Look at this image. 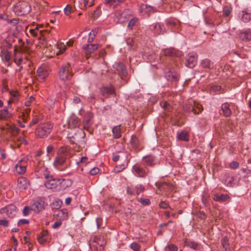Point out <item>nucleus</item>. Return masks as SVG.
Listing matches in <instances>:
<instances>
[{"mask_svg":"<svg viewBox=\"0 0 251 251\" xmlns=\"http://www.w3.org/2000/svg\"><path fill=\"white\" fill-rule=\"evenodd\" d=\"M183 110L187 113L192 112L194 114H198L203 110L202 107L196 101L189 102L185 104L183 106Z\"/></svg>","mask_w":251,"mask_h":251,"instance_id":"0eeeda50","label":"nucleus"},{"mask_svg":"<svg viewBox=\"0 0 251 251\" xmlns=\"http://www.w3.org/2000/svg\"><path fill=\"white\" fill-rule=\"evenodd\" d=\"M17 207L13 204H10L5 207L2 208L0 210V213L6 214V215L9 218H14L17 213Z\"/></svg>","mask_w":251,"mask_h":251,"instance_id":"9d476101","label":"nucleus"},{"mask_svg":"<svg viewBox=\"0 0 251 251\" xmlns=\"http://www.w3.org/2000/svg\"><path fill=\"white\" fill-rule=\"evenodd\" d=\"M115 93L114 88L113 86L105 87L102 90L103 94L113 95Z\"/></svg>","mask_w":251,"mask_h":251,"instance_id":"e433bc0d","label":"nucleus"},{"mask_svg":"<svg viewBox=\"0 0 251 251\" xmlns=\"http://www.w3.org/2000/svg\"><path fill=\"white\" fill-rule=\"evenodd\" d=\"M145 190L144 186L142 184H137L135 186L136 194L139 195Z\"/></svg>","mask_w":251,"mask_h":251,"instance_id":"49530a36","label":"nucleus"},{"mask_svg":"<svg viewBox=\"0 0 251 251\" xmlns=\"http://www.w3.org/2000/svg\"><path fill=\"white\" fill-rule=\"evenodd\" d=\"M130 248L133 251H140L141 249V246L139 243L134 242L130 245Z\"/></svg>","mask_w":251,"mask_h":251,"instance_id":"a18cd8bd","label":"nucleus"},{"mask_svg":"<svg viewBox=\"0 0 251 251\" xmlns=\"http://www.w3.org/2000/svg\"><path fill=\"white\" fill-rule=\"evenodd\" d=\"M166 78L168 80L171 81H177L179 79V75L175 72H169L166 75Z\"/></svg>","mask_w":251,"mask_h":251,"instance_id":"a878e982","label":"nucleus"},{"mask_svg":"<svg viewBox=\"0 0 251 251\" xmlns=\"http://www.w3.org/2000/svg\"><path fill=\"white\" fill-rule=\"evenodd\" d=\"M185 245L190 248L197 250L198 248V244L194 241L190 240H186L185 241Z\"/></svg>","mask_w":251,"mask_h":251,"instance_id":"58836bf2","label":"nucleus"},{"mask_svg":"<svg viewBox=\"0 0 251 251\" xmlns=\"http://www.w3.org/2000/svg\"><path fill=\"white\" fill-rule=\"evenodd\" d=\"M28 185V182L24 177H20L18 179V186L20 189H25Z\"/></svg>","mask_w":251,"mask_h":251,"instance_id":"b1692460","label":"nucleus"},{"mask_svg":"<svg viewBox=\"0 0 251 251\" xmlns=\"http://www.w3.org/2000/svg\"><path fill=\"white\" fill-rule=\"evenodd\" d=\"M88 0H82L83 6V7L79 6V8L82 9L83 7H86L87 6H88V7L92 6L93 5V1H91L89 4H88Z\"/></svg>","mask_w":251,"mask_h":251,"instance_id":"bf43d9fd","label":"nucleus"},{"mask_svg":"<svg viewBox=\"0 0 251 251\" xmlns=\"http://www.w3.org/2000/svg\"><path fill=\"white\" fill-rule=\"evenodd\" d=\"M45 201L41 199L33 201L31 204L32 210L36 213H39L40 211L45 209Z\"/></svg>","mask_w":251,"mask_h":251,"instance_id":"ddd939ff","label":"nucleus"},{"mask_svg":"<svg viewBox=\"0 0 251 251\" xmlns=\"http://www.w3.org/2000/svg\"><path fill=\"white\" fill-rule=\"evenodd\" d=\"M153 30L155 33L158 34L162 33L163 32L161 25L159 23H156L154 25Z\"/></svg>","mask_w":251,"mask_h":251,"instance_id":"a19ab883","label":"nucleus"},{"mask_svg":"<svg viewBox=\"0 0 251 251\" xmlns=\"http://www.w3.org/2000/svg\"><path fill=\"white\" fill-rule=\"evenodd\" d=\"M0 117L1 119L7 120L12 117V114L8 111V107L5 106L3 109L0 111Z\"/></svg>","mask_w":251,"mask_h":251,"instance_id":"5701e85b","label":"nucleus"},{"mask_svg":"<svg viewBox=\"0 0 251 251\" xmlns=\"http://www.w3.org/2000/svg\"><path fill=\"white\" fill-rule=\"evenodd\" d=\"M229 198L227 194H222L219 195L217 194L214 195L213 200L216 201L223 202L226 201Z\"/></svg>","mask_w":251,"mask_h":251,"instance_id":"393cba45","label":"nucleus"},{"mask_svg":"<svg viewBox=\"0 0 251 251\" xmlns=\"http://www.w3.org/2000/svg\"><path fill=\"white\" fill-rule=\"evenodd\" d=\"M235 178L229 173H226L223 178V182L227 187H232L235 185Z\"/></svg>","mask_w":251,"mask_h":251,"instance_id":"4468645a","label":"nucleus"},{"mask_svg":"<svg viewBox=\"0 0 251 251\" xmlns=\"http://www.w3.org/2000/svg\"><path fill=\"white\" fill-rule=\"evenodd\" d=\"M10 94L12 97L13 102H14L15 101L18 100V97L19 96V93L17 91H10Z\"/></svg>","mask_w":251,"mask_h":251,"instance_id":"09e8293b","label":"nucleus"},{"mask_svg":"<svg viewBox=\"0 0 251 251\" xmlns=\"http://www.w3.org/2000/svg\"><path fill=\"white\" fill-rule=\"evenodd\" d=\"M166 24L168 26L170 27L175 26L177 25V23L173 20H167Z\"/></svg>","mask_w":251,"mask_h":251,"instance_id":"69168bd1","label":"nucleus"},{"mask_svg":"<svg viewBox=\"0 0 251 251\" xmlns=\"http://www.w3.org/2000/svg\"><path fill=\"white\" fill-rule=\"evenodd\" d=\"M166 250H168V251H177L178 248L174 244L168 245L166 247Z\"/></svg>","mask_w":251,"mask_h":251,"instance_id":"6e6d98bb","label":"nucleus"},{"mask_svg":"<svg viewBox=\"0 0 251 251\" xmlns=\"http://www.w3.org/2000/svg\"><path fill=\"white\" fill-rule=\"evenodd\" d=\"M21 160L19 161L15 167L16 172L19 174H23L26 171V167L25 166L22 165L21 164Z\"/></svg>","mask_w":251,"mask_h":251,"instance_id":"72a5a7b5","label":"nucleus"},{"mask_svg":"<svg viewBox=\"0 0 251 251\" xmlns=\"http://www.w3.org/2000/svg\"><path fill=\"white\" fill-rule=\"evenodd\" d=\"M209 196L208 195L205 194V195H202L201 200H202V203L204 204V205H206V204H208V201H209Z\"/></svg>","mask_w":251,"mask_h":251,"instance_id":"13d9d810","label":"nucleus"},{"mask_svg":"<svg viewBox=\"0 0 251 251\" xmlns=\"http://www.w3.org/2000/svg\"><path fill=\"white\" fill-rule=\"evenodd\" d=\"M37 74L41 79H44L49 75V73L45 67L39 68L37 70Z\"/></svg>","mask_w":251,"mask_h":251,"instance_id":"cd10ccee","label":"nucleus"},{"mask_svg":"<svg viewBox=\"0 0 251 251\" xmlns=\"http://www.w3.org/2000/svg\"><path fill=\"white\" fill-rule=\"evenodd\" d=\"M72 184V181L70 179H59V189L64 190L66 188L71 186Z\"/></svg>","mask_w":251,"mask_h":251,"instance_id":"aec40b11","label":"nucleus"},{"mask_svg":"<svg viewBox=\"0 0 251 251\" xmlns=\"http://www.w3.org/2000/svg\"><path fill=\"white\" fill-rule=\"evenodd\" d=\"M0 54L2 59L4 60L5 62H8L10 60L11 55L8 51L2 49L1 50Z\"/></svg>","mask_w":251,"mask_h":251,"instance_id":"473e14b6","label":"nucleus"},{"mask_svg":"<svg viewBox=\"0 0 251 251\" xmlns=\"http://www.w3.org/2000/svg\"><path fill=\"white\" fill-rule=\"evenodd\" d=\"M163 54L165 56H180L182 52L179 50H176L175 49L170 48L165 49L163 51Z\"/></svg>","mask_w":251,"mask_h":251,"instance_id":"a211bd4d","label":"nucleus"},{"mask_svg":"<svg viewBox=\"0 0 251 251\" xmlns=\"http://www.w3.org/2000/svg\"><path fill=\"white\" fill-rule=\"evenodd\" d=\"M132 171L139 177H145L146 176L147 173L145 170L138 165L133 166Z\"/></svg>","mask_w":251,"mask_h":251,"instance_id":"f3484780","label":"nucleus"},{"mask_svg":"<svg viewBox=\"0 0 251 251\" xmlns=\"http://www.w3.org/2000/svg\"><path fill=\"white\" fill-rule=\"evenodd\" d=\"M79 114L84 116L82 122L84 128L88 129L93 123V113L89 111L84 112L83 110L81 109L79 110Z\"/></svg>","mask_w":251,"mask_h":251,"instance_id":"6e6552de","label":"nucleus"},{"mask_svg":"<svg viewBox=\"0 0 251 251\" xmlns=\"http://www.w3.org/2000/svg\"><path fill=\"white\" fill-rule=\"evenodd\" d=\"M73 75V73L70 64H64L60 68L58 75L61 80L66 81L72 77Z\"/></svg>","mask_w":251,"mask_h":251,"instance_id":"20e7f679","label":"nucleus"},{"mask_svg":"<svg viewBox=\"0 0 251 251\" xmlns=\"http://www.w3.org/2000/svg\"><path fill=\"white\" fill-rule=\"evenodd\" d=\"M126 193L130 196H132L136 194L135 186L132 185L127 186L126 187Z\"/></svg>","mask_w":251,"mask_h":251,"instance_id":"79ce46f5","label":"nucleus"},{"mask_svg":"<svg viewBox=\"0 0 251 251\" xmlns=\"http://www.w3.org/2000/svg\"><path fill=\"white\" fill-rule=\"evenodd\" d=\"M69 127L73 130L77 129L78 126V119L77 118L72 117L68 123Z\"/></svg>","mask_w":251,"mask_h":251,"instance_id":"c85d7f7f","label":"nucleus"},{"mask_svg":"<svg viewBox=\"0 0 251 251\" xmlns=\"http://www.w3.org/2000/svg\"><path fill=\"white\" fill-rule=\"evenodd\" d=\"M131 16V12L129 9L117 11L115 14L114 21L117 24H122L128 20Z\"/></svg>","mask_w":251,"mask_h":251,"instance_id":"39448f33","label":"nucleus"},{"mask_svg":"<svg viewBox=\"0 0 251 251\" xmlns=\"http://www.w3.org/2000/svg\"><path fill=\"white\" fill-rule=\"evenodd\" d=\"M31 9V6L28 2L20 1L15 6L14 11L19 15H24L28 14Z\"/></svg>","mask_w":251,"mask_h":251,"instance_id":"423d86ee","label":"nucleus"},{"mask_svg":"<svg viewBox=\"0 0 251 251\" xmlns=\"http://www.w3.org/2000/svg\"><path fill=\"white\" fill-rule=\"evenodd\" d=\"M239 38L242 41L247 42L251 40V30L247 29L239 34Z\"/></svg>","mask_w":251,"mask_h":251,"instance_id":"6ab92c4d","label":"nucleus"},{"mask_svg":"<svg viewBox=\"0 0 251 251\" xmlns=\"http://www.w3.org/2000/svg\"><path fill=\"white\" fill-rule=\"evenodd\" d=\"M163 108L166 111L170 112L172 109V107L171 105L167 102H164Z\"/></svg>","mask_w":251,"mask_h":251,"instance_id":"864d4df0","label":"nucleus"},{"mask_svg":"<svg viewBox=\"0 0 251 251\" xmlns=\"http://www.w3.org/2000/svg\"><path fill=\"white\" fill-rule=\"evenodd\" d=\"M62 204V201L59 199H57L53 201L50 205L53 209H59L61 207Z\"/></svg>","mask_w":251,"mask_h":251,"instance_id":"c9c22d12","label":"nucleus"},{"mask_svg":"<svg viewBox=\"0 0 251 251\" xmlns=\"http://www.w3.org/2000/svg\"><path fill=\"white\" fill-rule=\"evenodd\" d=\"M40 119L38 117H35L29 124V126L31 127L33 125L37 124L40 121Z\"/></svg>","mask_w":251,"mask_h":251,"instance_id":"680f3d73","label":"nucleus"},{"mask_svg":"<svg viewBox=\"0 0 251 251\" xmlns=\"http://www.w3.org/2000/svg\"><path fill=\"white\" fill-rule=\"evenodd\" d=\"M78 129L73 131L72 130L68 134V138L69 139L70 143L73 145L71 147L72 150L75 152L78 151V146H77V142H78V135L77 134Z\"/></svg>","mask_w":251,"mask_h":251,"instance_id":"1a4fd4ad","label":"nucleus"},{"mask_svg":"<svg viewBox=\"0 0 251 251\" xmlns=\"http://www.w3.org/2000/svg\"><path fill=\"white\" fill-rule=\"evenodd\" d=\"M83 134H84V133L83 132ZM84 136L85 135H83V139L82 141L79 142V149L80 148L84 149V151H86L87 150L86 147V142L85 141V140L84 139ZM81 151L79 150V152Z\"/></svg>","mask_w":251,"mask_h":251,"instance_id":"8fccbe9b","label":"nucleus"},{"mask_svg":"<svg viewBox=\"0 0 251 251\" xmlns=\"http://www.w3.org/2000/svg\"><path fill=\"white\" fill-rule=\"evenodd\" d=\"M53 128V125L50 123L40 124L36 128L35 133L40 138L47 137L51 132Z\"/></svg>","mask_w":251,"mask_h":251,"instance_id":"7ed1b4c3","label":"nucleus"},{"mask_svg":"<svg viewBox=\"0 0 251 251\" xmlns=\"http://www.w3.org/2000/svg\"><path fill=\"white\" fill-rule=\"evenodd\" d=\"M139 19L137 17H133L128 22L127 27L130 29H132L133 27L135 25L136 23L138 21Z\"/></svg>","mask_w":251,"mask_h":251,"instance_id":"37998d69","label":"nucleus"},{"mask_svg":"<svg viewBox=\"0 0 251 251\" xmlns=\"http://www.w3.org/2000/svg\"><path fill=\"white\" fill-rule=\"evenodd\" d=\"M113 67L119 72V75L121 77L126 76L127 75V72L126 66L122 63H115L113 65Z\"/></svg>","mask_w":251,"mask_h":251,"instance_id":"2eb2a0df","label":"nucleus"},{"mask_svg":"<svg viewBox=\"0 0 251 251\" xmlns=\"http://www.w3.org/2000/svg\"><path fill=\"white\" fill-rule=\"evenodd\" d=\"M143 165L153 167L158 164V161L155 156L152 154H149L144 156L142 158Z\"/></svg>","mask_w":251,"mask_h":251,"instance_id":"9b49d317","label":"nucleus"},{"mask_svg":"<svg viewBox=\"0 0 251 251\" xmlns=\"http://www.w3.org/2000/svg\"><path fill=\"white\" fill-rule=\"evenodd\" d=\"M197 55L195 52L189 53L186 59L185 65L190 68H193L197 64Z\"/></svg>","mask_w":251,"mask_h":251,"instance_id":"f8f14e48","label":"nucleus"},{"mask_svg":"<svg viewBox=\"0 0 251 251\" xmlns=\"http://www.w3.org/2000/svg\"><path fill=\"white\" fill-rule=\"evenodd\" d=\"M28 223H29L28 220L24 219L20 220L18 221L17 225L18 226H21L23 225L27 224Z\"/></svg>","mask_w":251,"mask_h":251,"instance_id":"774afa93","label":"nucleus"},{"mask_svg":"<svg viewBox=\"0 0 251 251\" xmlns=\"http://www.w3.org/2000/svg\"><path fill=\"white\" fill-rule=\"evenodd\" d=\"M106 245V241L103 236H95L89 243V248L93 251H101Z\"/></svg>","mask_w":251,"mask_h":251,"instance_id":"f03ea898","label":"nucleus"},{"mask_svg":"<svg viewBox=\"0 0 251 251\" xmlns=\"http://www.w3.org/2000/svg\"><path fill=\"white\" fill-rule=\"evenodd\" d=\"M100 171V169L98 167H95L89 170V173L91 175H95L97 174Z\"/></svg>","mask_w":251,"mask_h":251,"instance_id":"e2e57ef3","label":"nucleus"},{"mask_svg":"<svg viewBox=\"0 0 251 251\" xmlns=\"http://www.w3.org/2000/svg\"><path fill=\"white\" fill-rule=\"evenodd\" d=\"M177 138L182 141H188L189 140V136L187 132L182 131L177 134Z\"/></svg>","mask_w":251,"mask_h":251,"instance_id":"f704fd0d","label":"nucleus"},{"mask_svg":"<svg viewBox=\"0 0 251 251\" xmlns=\"http://www.w3.org/2000/svg\"><path fill=\"white\" fill-rule=\"evenodd\" d=\"M121 126H114L112 129V133L114 138L118 139L121 136Z\"/></svg>","mask_w":251,"mask_h":251,"instance_id":"2f4dec72","label":"nucleus"},{"mask_svg":"<svg viewBox=\"0 0 251 251\" xmlns=\"http://www.w3.org/2000/svg\"><path fill=\"white\" fill-rule=\"evenodd\" d=\"M211 61L208 59L202 60L201 64V67L205 69H210L211 68Z\"/></svg>","mask_w":251,"mask_h":251,"instance_id":"4c0bfd02","label":"nucleus"},{"mask_svg":"<svg viewBox=\"0 0 251 251\" xmlns=\"http://www.w3.org/2000/svg\"><path fill=\"white\" fill-rule=\"evenodd\" d=\"M126 167L124 164H121L116 166L113 169V172L115 173H120L125 169Z\"/></svg>","mask_w":251,"mask_h":251,"instance_id":"3c124183","label":"nucleus"},{"mask_svg":"<svg viewBox=\"0 0 251 251\" xmlns=\"http://www.w3.org/2000/svg\"><path fill=\"white\" fill-rule=\"evenodd\" d=\"M159 206L160 208H163V209H166L167 208L170 207L169 205L166 203L165 201H161L159 203Z\"/></svg>","mask_w":251,"mask_h":251,"instance_id":"0e129e2a","label":"nucleus"},{"mask_svg":"<svg viewBox=\"0 0 251 251\" xmlns=\"http://www.w3.org/2000/svg\"><path fill=\"white\" fill-rule=\"evenodd\" d=\"M72 148H68L67 146L60 147L57 151V156L54 162V165L56 167L62 165L66 161L67 157L71 154L70 151Z\"/></svg>","mask_w":251,"mask_h":251,"instance_id":"f257e3e1","label":"nucleus"},{"mask_svg":"<svg viewBox=\"0 0 251 251\" xmlns=\"http://www.w3.org/2000/svg\"><path fill=\"white\" fill-rule=\"evenodd\" d=\"M130 143L134 148H138L139 145V140L135 136H131Z\"/></svg>","mask_w":251,"mask_h":251,"instance_id":"ea45409f","label":"nucleus"},{"mask_svg":"<svg viewBox=\"0 0 251 251\" xmlns=\"http://www.w3.org/2000/svg\"><path fill=\"white\" fill-rule=\"evenodd\" d=\"M64 10L65 14L66 15H69L72 13L73 9H72V7L71 6V5L68 4L66 6V7L64 8Z\"/></svg>","mask_w":251,"mask_h":251,"instance_id":"4d7b16f0","label":"nucleus"},{"mask_svg":"<svg viewBox=\"0 0 251 251\" xmlns=\"http://www.w3.org/2000/svg\"><path fill=\"white\" fill-rule=\"evenodd\" d=\"M137 201L143 205H149L151 203L150 200L148 199L138 198Z\"/></svg>","mask_w":251,"mask_h":251,"instance_id":"de8ad7c7","label":"nucleus"},{"mask_svg":"<svg viewBox=\"0 0 251 251\" xmlns=\"http://www.w3.org/2000/svg\"><path fill=\"white\" fill-rule=\"evenodd\" d=\"M143 9L145 10V12L149 15L158 11L156 7L147 4L143 5Z\"/></svg>","mask_w":251,"mask_h":251,"instance_id":"c756f323","label":"nucleus"},{"mask_svg":"<svg viewBox=\"0 0 251 251\" xmlns=\"http://www.w3.org/2000/svg\"><path fill=\"white\" fill-rule=\"evenodd\" d=\"M239 163L238 162L235 161H232L229 164V167L231 169H233L237 168L239 167Z\"/></svg>","mask_w":251,"mask_h":251,"instance_id":"052dcab7","label":"nucleus"},{"mask_svg":"<svg viewBox=\"0 0 251 251\" xmlns=\"http://www.w3.org/2000/svg\"><path fill=\"white\" fill-rule=\"evenodd\" d=\"M222 110L225 117H228L231 114V111L229 107V104L227 102L223 103L221 106Z\"/></svg>","mask_w":251,"mask_h":251,"instance_id":"bb28decb","label":"nucleus"},{"mask_svg":"<svg viewBox=\"0 0 251 251\" xmlns=\"http://www.w3.org/2000/svg\"><path fill=\"white\" fill-rule=\"evenodd\" d=\"M99 48L98 44H88L82 47L86 54H91L97 50Z\"/></svg>","mask_w":251,"mask_h":251,"instance_id":"412c9836","label":"nucleus"},{"mask_svg":"<svg viewBox=\"0 0 251 251\" xmlns=\"http://www.w3.org/2000/svg\"><path fill=\"white\" fill-rule=\"evenodd\" d=\"M31 210H32V207L25 206L23 211V215L25 216L28 215Z\"/></svg>","mask_w":251,"mask_h":251,"instance_id":"5fc2aeb1","label":"nucleus"},{"mask_svg":"<svg viewBox=\"0 0 251 251\" xmlns=\"http://www.w3.org/2000/svg\"><path fill=\"white\" fill-rule=\"evenodd\" d=\"M238 17L243 23H247L251 20V13L242 11L238 13Z\"/></svg>","mask_w":251,"mask_h":251,"instance_id":"dca6fc26","label":"nucleus"},{"mask_svg":"<svg viewBox=\"0 0 251 251\" xmlns=\"http://www.w3.org/2000/svg\"><path fill=\"white\" fill-rule=\"evenodd\" d=\"M11 39V38L10 37L8 41L6 39H4L2 42V45L8 49H10L12 46V44L10 43Z\"/></svg>","mask_w":251,"mask_h":251,"instance_id":"603ef678","label":"nucleus"},{"mask_svg":"<svg viewBox=\"0 0 251 251\" xmlns=\"http://www.w3.org/2000/svg\"><path fill=\"white\" fill-rule=\"evenodd\" d=\"M44 185L47 188L49 189L56 188L59 185V179H51L49 180L47 182H45Z\"/></svg>","mask_w":251,"mask_h":251,"instance_id":"4be33fe9","label":"nucleus"},{"mask_svg":"<svg viewBox=\"0 0 251 251\" xmlns=\"http://www.w3.org/2000/svg\"><path fill=\"white\" fill-rule=\"evenodd\" d=\"M232 11V8L230 6H226L223 10V15L225 17H228Z\"/></svg>","mask_w":251,"mask_h":251,"instance_id":"c03bdc74","label":"nucleus"},{"mask_svg":"<svg viewBox=\"0 0 251 251\" xmlns=\"http://www.w3.org/2000/svg\"><path fill=\"white\" fill-rule=\"evenodd\" d=\"M221 243L225 251H231L230 248L229 247V240L226 236L224 237L221 239Z\"/></svg>","mask_w":251,"mask_h":251,"instance_id":"7c9ffc66","label":"nucleus"},{"mask_svg":"<svg viewBox=\"0 0 251 251\" xmlns=\"http://www.w3.org/2000/svg\"><path fill=\"white\" fill-rule=\"evenodd\" d=\"M0 226L7 227L9 226V222L6 219L0 220Z\"/></svg>","mask_w":251,"mask_h":251,"instance_id":"338daca9","label":"nucleus"}]
</instances>
